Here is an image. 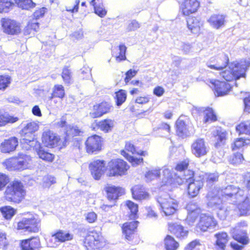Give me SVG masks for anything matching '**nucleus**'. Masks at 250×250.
Listing matches in <instances>:
<instances>
[{
	"label": "nucleus",
	"mask_w": 250,
	"mask_h": 250,
	"mask_svg": "<svg viewBox=\"0 0 250 250\" xmlns=\"http://www.w3.org/2000/svg\"><path fill=\"white\" fill-rule=\"evenodd\" d=\"M160 169H155L148 171L146 174V177L149 181H151L161 176Z\"/></svg>",
	"instance_id": "58"
},
{
	"label": "nucleus",
	"mask_w": 250,
	"mask_h": 250,
	"mask_svg": "<svg viewBox=\"0 0 250 250\" xmlns=\"http://www.w3.org/2000/svg\"><path fill=\"white\" fill-rule=\"evenodd\" d=\"M188 172L189 175H182L177 173L174 172V176L172 178V182L177 184L179 185H181L183 184L188 183V181L191 175H193V171H188Z\"/></svg>",
	"instance_id": "36"
},
{
	"label": "nucleus",
	"mask_w": 250,
	"mask_h": 250,
	"mask_svg": "<svg viewBox=\"0 0 250 250\" xmlns=\"http://www.w3.org/2000/svg\"><path fill=\"white\" fill-rule=\"evenodd\" d=\"M216 238V248L218 250H225L229 237L227 233L225 232H219L215 235Z\"/></svg>",
	"instance_id": "32"
},
{
	"label": "nucleus",
	"mask_w": 250,
	"mask_h": 250,
	"mask_svg": "<svg viewBox=\"0 0 250 250\" xmlns=\"http://www.w3.org/2000/svg\"><path fill=\"white\" fill-rule=\"evenodd\" d=\"M104 190L106 192L108 200L111 203L110 204H104L102 205L101 208L105 211H107L109 208L115 205L116 201L120 196L124 194L125 190L122 188L116 187L109 184H107L105 186Z\"/></svg>",
	"instance_id": "5"
},
{
	"label": "nucleus",
	"mask_w": 250,
	"mask_h": 250,
	"mask_svg": "<svg viewBox=\"0 0 250 250\" xmlns=\"http://www.w3.org/2000/svg\"><path fill=\"white\" fill-rule=\"evenodd\" d=\"M208 21L213 27L219 29L224 25L226 21L225 16L223 15L213 14Z\"/></svg>",
	"instance_id": "33"
},
{
	"label": "nucleus",
	"mask_w": 250,
	"mask_h": 250,
	"mask_svg": "<svg viewBox=\"0 0 250 250\" xmlns=\"http://www.w3.org/2000/svg\"><path fill=\"white\" fill-rule=\"evenodd\" d=\"M133 198L136 200H147L149 198V194L141 185H136L131 188Z\"/></svg>",
	"instance_id": "29"
},
{
	"label": "nucleus",
	"mask_w": 250,
	"mask_h": 250,
	"mask_svg": "<svg viewBox=\"0 0 250 250\" xmlns=\"http://www.w3.org/2000/svg\"><path fill=\"white\" fill-rule=\"evenodd\" d=\"M91 174L95 180H99L105 170V163L104 160H94L89 166Z\"/></svg>",
	"instance_id": "15"
},
{
	"label": "nucleus",
	"mask_w": 250,
	"mask_h": 250,
	"mask_svg": "<svg viewBox=\"0 0 250 250\" xmlns=\"http://www.w3.org/2000/svg\"><path fill=\"white\" fill-rule=\"evenodd\" d=\"M230 164L238 165L242 163L244 160L242 154L240 153H236L229 157L228 159Z\"/></svg>",
	"instance_id": "50"
},
{
	"label": "nucleus",
	"mask_w": 250,
	"mask_h": 250,
	"mask_svg": "<svg viewBox=\"0 0 250 250\" xmlns=\"http://www.w3.org/2000/svg\"><path fill=\"white\" fill-rule=\"evenodd\" d=\"M116 103L117 106L121 105L126 100V93L125 90L121 89L115 93Z\"/></svg>",
	"instance_id": "49"
},
{
	"label": "nucleus",
	"mask_w": 250,
	"mask_h": 250,
	"mask_svg": "<svg viewBox=\"0 0 250 250\" xmlns=\"http://www.w3.org/2000/svg\"><path fill=\"white\" fill-rule=\"evenodd\" d=\"M110 105L106 102H103L93 106V111L89 113V116L93 118L102 116L109 112Z\"/></svg>",
	"instance_id": "25"
},
{
	"label": "nucleus",
	"mask_w": 250,
	"mask_h": 250,
	"mask_svg": "<svg viewBox=\"0 0 250 250\" xmlns=\"http://www.w3.org/2000/svg\"><path fill=\"white\" fill-rule=\"evenodd\" d=\"M1 23L3 31L8 35H17L21 31L20 24L16 21L8 18H2Z\"/></svg>",
	"instance_id": "11"
},
{
	"label": "nucleus",
	"mask_w": 250,
	"mask_h": 250,
	"mask_svg": "<svg viewBox=\"0 0 250 250\" xmlns=\"http://www.w3.org/2000/svg\"><path fill=\"white\" fill-rule=\"evenodd\" d=\"M125 150L130 152L132 154H138L142 156H145L146 154V151H140V152L137 151L134 146L130 142H127L125 146Z\"/></svg>",
	"instance_id": "59"
},
{
	"label": "nucleus",
	"mask_w": 250,
	"mask_h": 250,
	"mask_svg": "<svg viewBox=\"0 0 250 250\" xmlns=\"http://www.w3.org/2000/svg\"><path fill=\"white\" fill-rule=\"evenodd\" d=\"M200 213H188L187 217L186 219V223L189 226H192L195 222L196 219Z\"/></svg>",
	"instance_id": "63"
},
{
	"label": "nucleus",
	"mask_w": 250,
	"mask_h": 250,
	"mask_svg": "<svg viewBox=\"0 0 250 250\" xmlns=\"http://www.w3.org/2000/svg\"><path fill=\"white\" fill-rule=\"evenodd\" d=\"M14 5L11 0H0V13H6Z\"/></svg>",
	"instance_id": "52"
},
{
	"label": "nucleus",
	"mask_w": 250,
	"mask_h": 250,
	"mask_svg": "<svg viewBox=\"0 0 250 250\" xmlns=\"http://www.w3.org/2000/svg\"><path fill=\"white\" fill-rule=\"evenodd\" d=\"M219 174L217 172L205 174L203 179L205 180L208 186H211L218 181Z\"/></svg>",
	"instance_id": "45"
},
{
	"label": "nucleus",
	"mask_w": 250,
	"mask_h": 250,
	"mask_svg": "<svg viewBox=\"0 0 250 250\" xmlns=\"http://www.w3.org/2000/svg\"><path fill=\"white\" fill-rule=\"evenodd\" d=\"M238 205L236 206V210H238L236 216H248L250 215V200L246 194V198L243 201L238 202Z\"/></svg>",
	"instance_id": "27"
},
{
	"label": "nucleus",
	"mask_w": 250,
	"mask_h": 250,
	"mask_svg": "<svg viewBox=\"0 0 250 250\" xmlns=\"http://www.w3.org/2000/svg\"><path fill=\"white\" fill-rule=\"evenodd\" d=\"M217 210V215L221 220L225 219L228 216H235L238 213V210H236L235 205H229L225 207L223 204L221 208H218Z\"/></svg>",
	"instance_id": "21"
},
{
	"label": "nucleus",
	"mask_w": 250,
	"mask_h": 250,
	"mask_svg": "<svg viewBox=\"0 0 250 250\" xmlns=\"http://www.w3.org/2000/svg\"><path fill=\"white\" fill-rule=\"evenodd\" d=\"M18 5L23 9H28L34 7L36 4L32 0H19Z\"/></svg>",
	"instance_id": "54"
},
{
	"label": "nucleus",
	"mask_w": 250,
	"mask_h": 250,
	"mask_svg": "<svg viewBox=\"0 0 250 250\" xmlns=\"http://www.w3.org/2000/svg\"><path fill=\"white\" fill-rule=\"evenodd\" d=\"M40 228V219L34 216L31 218L24 217L18 224L19 229H23L28 232H38Z\"/></svg>",
	"instance_id": "7"
},
{
	"label": "nucleus",
	"mask_w": 250,
	"mask_h": 250,
	"mask_svg": "<svg viewBox=\"0 0 250 250\" xmlns=\"http://www.w3.org/2000/svg\"><path fill=\"white\" fill-rule=\"evenodd\" d=\"M18 143V139L15 137L5 139L0 145V151L4 153L12 152L16 150Z\"/></svg>",
	"instance_id": "20"
},
{
	"label": "nucleus",
	"mask_w": 250,
	"mask_h": 250,
	"mask_svg": "<svg viewBox=\"0 0 250 250\" xmlns=\"http://www.w3.org/2000/svg\"><path fill=\"white\" fill-rule=\"evenodd\" d=\"M187 26L189 30L193 34H197L200 30L201 23L195 17H190L187 20Z\"/></svg>",
	"instance_id": "35"
},
{
	"label": "nucleus",
	"mask_w": 250,
	"mask_h": 250,
	"mask_svg": "<svg viewBox=\"0 0 250 250\" xmlns=\"http://www.w3.org/2000/svg\"><path fill=\"white\" fill-rule=\"evenodd\" d=\"M55 183L56 180L55 177L48 175L43 177L42 186L44 188H49L52 184Z\"/></svg>",
	"instance_id": "55"
},
{
	"label": "nucleus",
	"mask_w": 250,
	"mask_h": 250,
	"mask_svg": "<svg viewBox=\"0 0 250 250\" xmlns=\"http://www.w3.org/2000/svg\"><path fill=\"white\" fill-rule=\"evenodd\" d=\"M18 120L17 117L11 116L7 113L0 110V126L5 125L7 123H14Z\"/></svg>",
	"instance_id": "38"
},
{
	"label": "nucleus",
	"mask_w": 250,
	"mask_h": 250,
	"mask_svg": "<svg viewBox=\"0 0 250 250\" xmlns=\"http://www.w3.org/2000/svg\"><path fill=\"white\" fill-rule=\"evenodd\" d=\"M187 184L188 194L191 197H194L199 193V190L202 188L203 182L201 179H195L191 175Z\"/></svg>",
	"instance_id": "18"
},
{
	"label": "nucleus",
	"mask_w": 250,
	"mask_h": 250,
	"mask_svg": "<svg viewBox=\"0 0 250 250\" xmlns=\"http://www.w3.org/2000/svg\"><path fill=\"white\" fill-rule=\"evenodd\" d=\"M168 230L176 236L179 238H183L187 236L188 231L185 230L184 227L177 223H168Z\"/></svg>",
	"instance_id": "30"
},
{
	"label": "nucleus",
	"mask_w": 250,
	"mask_h": 250,
	"mask_svg": "<svg viewBox=\"0 0 250 250\" xmlns=\"http://www.w3.org/2000/svg\"><path fill=\"white\" fill-rule=\"evenodd\" d=\"M217 226V222L213 216L208 213H202L197 228L202 231H212Z\"/></svg>",
	"instance_id": "10"
},
{
	"label": "nucleus",
	"mask_w": 250,
	"mask_h": 250,
	"mask_svg": "<svg viewBox=\"0 0 250 250\" xmlns=\"http://www.w3.org/2000/svg\"><path fill=\"white\" fill-rule=\"evenodd\" d=\"M199 6V3L197 0H185L181 4V8L183 15L188 16L195 12Z\"/></svg>",
	"instance_id": "24"
},
{
	"label": "nucleus",
	"mask_w": 250,
	"mask_h": 250,
	"mask_svg": "<svg viewBox=\"0 0 250 250\" xmlns=\"http://www.w3.org/2000/svg\"><path fill=\"white\" fill-rule=\"evenodd\" d=\"M176 132L181 137L184 138L191 135L193 133V129L191 124L187 123L181 117L176 121Z\"/></svg>",
	"instance_id": "16"
},
{
	"label": "nucleus",
	"mask_w": 250,
	"mask_h": 250,
	"mask_svg": "<svg viewBox=\"0 0 250 250\" xmlns=\"http://www.w3.org/2000/svg\"><path fill=\"white\" fill-rule=\"evenodd\" d=\"M73 239V235L66 231L59 230L51 235L50 241L56 245L58 243L64 242Z\"/></svg>",
	"instance_id": "23"
},
{
	"label": "nucleus",
	"mask_w": 250,
	"mask_h": 250,
	"mask_svg": "<svg viewBox=\"0 0 250 250\" xmlns=\"http://www.w3.org/2000/svg\"><path fill=\"white\" fill-rule=\"evenodd\" d=\"M65 95L64 87L62 85L56 84L54 85L51 95L49 97V99L52 100L54 97L62 99Z\"/></svg>",
	"instance_id": "39"
},
{
	"label": "nucleus",
	"mask_w": 250,
	"mask_h": 250,
	"mask_svg": "<svg viewBox=\"0 0 250 250\" xmlns=\"http://www.w3.org/2000/svg\"><path fill=\"white\" fill-rule=\"evenodd\" d=\"M220 195L224 202H228L230 205H235L238 203V202L243 201L246 198L245 191L238 187H237V190H236L235 191L226 194H221Z\"/></svg>",
	"instance_id": "14"
},
{
	"label": "nucleus",
	"mask_w": 250,
	"mask_h": 250,
	"mask_svg": "<svg viewBox=\"0 0 250 250\" xmlns=\"http://www.w3.org/2000/svg\"><path fill=\"white\" fill-rule=\"evenodd\" d=\"M129 166L121 159H114L108 162L106 168V175L109 177L124 175Z\"/></svg>",
	"instance_id": "3"
},
{
	"label": "nucleus",
	"mask_w": 250,
	"mask_h": 250,
	"mask_svg": "<svg viewBox=\"0 0 250 250\" xmlns=\"http://www.w3.org/2000/svg\"><path fill=\"white\" fill-rule=\"evenodd\" d=\"M162 183L163 185L171 183L172 182V178L174 173H172L170 169L164 168L162 171Z\"/></svg>",
	"instance_id": "44"
},
{
	"label": "nucleus",
	"mask_w": 250,
	"mask_h": 250,
	"mask_svg": "<svg viewBox=\"0 0 250 250\" xmlns=\"http://www.w3.org/2000/svg\"><path fill=\"white\" fill-rule=\"evenodd\" d=\"M119 55L116 56V60L118 62L125 60L126 59L125 56L126 47L124 44H121L119 46Z\"/></svg>",
	"instance_id": "57"
},
{
	"label": "nucleus",
	"mask_w": 250,
	"mask_h": 250,
	"mask_svg": "<svg viewBox=\"0 0 250 250\" xmlns=\"http://www.w3.org/2000/svg\"><path fill=\"white\" fill-rule=\"evenodd\" d=\"M213 84L214 86L215 94L217 96H223L227 95L231 88L229 83L218 80L215 81Z\"/></svg>",
	"instance_id": "26"
},
{
	"label": "nucleus",
	"mask_w": 250,
	"mask_h": 250,
	"mask_svg": "<svg viewBox=\"0 0 250 250\" xmlns=\"http://www.w3.org/2000/svg\"><path fill=\"white\" fill-rule=\"evenodd\" d=\"M220 71V72L219 74L220 76L226 81L229 82L231 81L234 79L235 80V78L234 77L230 69H225V70H223Z\"/></svg>",
	"instance_id": "56"
},
{
	"label": "nucleus",
	"mask_w": 250,
	"mask_h": 250,
	"mask_svg": "<svg viewBox=\"0 0 250 250\" xmlns=\"http://www.w3.org/2000/svg\"><path fill=\"white\" fill-rule=\"evenodd\" d=\"M21 144L27 150L34 147H36V149L39 148V149L37 151L38 155L43 160L47 162H52L54 160V155L45 151L42 147H40V143L36 139H34L33 136L31 137V139H28L26 138H24L21 141Z\"/></svg>",
	"instance_id": "4"
},
{
	"label": "nucleus",
	"mask_w": 250,
	"mask_h": 250,
	"mask_svg": "<svg viewBox=\"0 0 250 250\" xmlns=\"http://www.w3.org/2000/svg\"><path fill=\"white\" fill-rule=\"evenodd\" d=\"M0 210L3 217L6 219L11 218L15 213L13 208L9 206H5L0 208Z\"/></svg>",
	"instance_id": "51"
},
{
	"label": "nucleus",
	"mask_w": 250,
	"mask_h": 250,
	"mask_svg": "<svg viewBox=\"0 0 250 250\" xmlns=\"http://www.w3.org/2000/svg\"><path fill=\"white\" fill-rule=\"evenodd\" d=\"M17 170H22L28 168L30 166L31 160L26 155L20 154L14 157Z\"/></svg>",
	"instance_id": "31"
},
{
	"label": "nucleus",
	"mask_w": 250,
	"mask_h": 250,
	"mask_svg": "<svg viewBox=\"0 0 250 250\" xmlns=\"http://www.w3.org/2000/svg\"><path fill=\"white\" fill-rule=\"evenodd\" d=\"M250 65V61L241 60L239 62H231L229 67L233 73L235 80L239 79L241 77H245L246 71Z\"/></svg>",
	"instance_id": "8"
},
{
	"label": "nucleus",
	"mask_w": 250,
	"mask_h": 250,
	"mask_svg": "<svg viewBox=\"0 0 250 250\" xmlns=\"http://www.w3.org/2000/svg\"><path fill=\"white\" fill-rule=\"evenodd\" d=\"M208 207L213 209H217L218 208H221L222 202V198L219 194V191L217 193L214 191H209L207 195Z\"/></svg>",
	"instance_id": "19"
},
{
	"label": "nucleus",
	"mask_w": 250,
	"mask_h": 250,
	"mask_svg": "<svg viewBox=\"0 0 250 250\" xmlns=\"http://www.w3.org/2000/svg\"><path fill=\"white\" fill-rule=\"evenodd\" d=\"M84 245L87 250H101L105 244L99 233L92 231L85 238Z\"/></svg>",
	"instance_id": "6"
},
{
	"label": "nucleus",
	"mask_w": 250,
	"mask_h": 250,
	"mask_svg": "<svg viewBox=\"0 0 250 250\" xmlns=\"http://www.w3.org/2000/svg\"><path fill=\"white\" fill-rule=\"evenodd\" d=\"M209 150V146L203 139H196L191 145L192 153L197 157H201L207 155Z\"/></svg>",
	"instance_id": "12"
},
{
	"label": "nucleus",
	"mask_w": 250,
	"mask_h": 250,
	"mask_svg": "<svg viewBox=\"0 0 250 250\" xmlns=\"http://www.w3.org/2000/svg\"><path fill=\"white\" fill-rule=\"evenodd\" d=\"M204 119L205 123L212 122L216 120V116L212 108L208 107L204 111Z\"/></svg>",
	"instance_id": "47"
},
{
	"label": "nucleus",
	"mask_w": 250,
	"mask_h": 250,
	"mask_svg": "<svg viewBox=\"0 0 250 250\" xmlns=\"http://www.w3.org/2000/svg\"><path fill=\"white\" fill-rule=\"evenodd\" d=\"M236 130L239 134L250 135V121L241 123L236 127Z\"/></svg>",
	"instance_id": "41"
},
{
	"label": "nucleus",
	"mask_w": 250,
	"mask_h": 250,
	"mask_svg": "<svg viewBox=\"0 0 250 250\" xmlns=\"http://www.w3.org/2000/svg\"><path fill=\"white\" fill-rule=\"evenodd\" d=\"M39 28V23L29 21L24 29V35H34Z\"/></svg>",
	"instance_id": "43"
},
{
	"label": "nucleus",
	"mask_w": 250,
	"mask_h": 250,
	"mask_svg": "<svg viewBox=\"0 0 250 250\" xmlns=\"http://www.w3.org/2000/svg\"><path fill=\"white\" fill-rule=\"evenodd\" d=\"M10 83V77L8 76H0V89H5Z\"/></svg>",
	"instance_id": "62"
},
{
	"label": "nucleus",
	"mask_w": 250,
	"mask_h": 250,
	"mask_svg": "<svg viewBox=\"0 0 250 250\" xmlns=\"http://www.w3.org/2000/svg\"><path fill=\"white\" fill-rule=\"evenodd\" d=\"M5 194L7 200L19 203L24 198L25 191L22 184L19 181H14L7 187Z\"/></svg>",
	"instance_id": "1"
},
{
	"label": "nucleus",
	"mask_w": 250,
	"mask_h": 250,
	"mask_svg": "<svg viewBox=\"0 0 250 250\" xmlns=\"http://www.w3.org/2000/svg\"><path fill=\"white\" fill-rule=\"evenodd\" d=\"M188 213H200L201 210L200 208L196 203L190 202L186 207Z\"/></svg>",
	"instance_id": "60"
},
{
	"label": "nucleus",
	"mask_w": 250,
	"mask_h": 250,
	"mask_svg": "<svg viewBox=\"0 0 250 250\" xmlns=\"http://www.w3.org/2000/svg\"><path fill=\"white\" fill-rule=\"evenodd\" d=\"M85 146L86 151L89 154L99 151L102 147V138L97 135L89 137L85 142Z\"/></svg>",
	"instance_id": "17"
},
{
	"label": "nucleus",
	"mask_w": 250,
	"mask_h": 250,
	"mask_svg": "<svg viewBox=\"0 0 250 250\" xmlns=\"http://www.w3.org/2000/svg\"><path fill=\"white\" fill-rule=\"evenodd\" d=\"M157 201L160 205V209L166 216L173 215L178 207V203L176 200L170 197L167 193L159 196Z\"/></svg>",
	"instance_id": "2"
},
{
	"label": "nucleus",
	"mask_w": 250,
	"mask_h": 250,
	"mask_svg": "<svg viewBox=\"0 0 250 250\" xmlns=\"http://www.w3.org/2000/svg\"><path fill=\"white\" fill-rule=\"evenodd\" d=\"M41 246L39 237L22 240L21 243V246L22 250H37Z\"/></svg>",
	"instance_id": "28"
},
{
	"label": "nucleus",
	"mask_w": 250,
	"mask_h": 250,
	"mask_svg": "<svg viewBox=\"0 0 250 250\" xmlns=\"http://www.w3.org/2000/svg\"><path fill=\"white\" fill-rule=\"evenodd\" d=\"M2 165L7 170L9 171L17 170L14 157L5 160L2 163Z\"/></svg>",
	"instance_id": "53"
},
{
	"label": "nucleus",
	"mask_w": 250,
	"mask_h": 250,
	"mask_svg": "<svg viewBox=\"0 0 250 250\" xmlns=\"http://www.w3.org/2000/svg\"><path fill=\"white\" fill-rule=\"evenodd\" d=\"M229 62V58L226 55L220 57H212L207 62V65L210 69L222 71L226 69Z\"/></svg>",
	"instance_id": "13"
},
{
	"label": "nucleus",
	"mask_w": 250,
	"mask_h": 250,
	"mask_svg": "<svg viewBox=\"0 0 250 250\" xmlns=\"http://www.w3.org/2000/svg\"><path fill=\"white\" fill-rule=\"evenodd\" d=\"M62 78L65 83L69 84L72 82V73L68 66L63 67L62 73Z\"/></svg>",
	"instance_id": "46"
},
{
	"label": "nucleus",
	"mask_w": 250,
	"mask_h": 250,
	"mask_svg": "<svg viewBox=\"0 0 250 250\" xmlns=\"http://www.w3.org/2000/svg\"><path fill=\"white\" fill-rule=\"evenodd\" d=\"M42 141L47 147H54L57 146L59 141V137L50 130L44 132L42 135Z\"/></svg>",
	"instance_id": "22"
},
{
	"label": "nucleus",
	"mask_w": 250,
	"mask_h": 250,
	"mask_svg": "<svg viewBox=\"0 0 250 250\" xmlns=\"http://www.w3.org/2000/svg\"><path fill=\"white\" fill-rule=\"evenodd\" d=\"M114 125V121L110 119L104 120L97 124L100 129L105 132L111 131Z\"/></svg>",
	"instance_id": "40"
},
{
	"label": "nucleus",
	"mask_w": 250,
	"mask_h": 250,
	"mask_svg": "<svg viewBox=\"0 0 250 250\" xmlns=\"http://www.w3.org/2000/svg\"><path fill=\"white\" fill-rule=\"evenodd\" d=\"M126 205L130 210L133 217H134L138 211V205L131 201H127Z\"/></svg>",
	"instance_id": "64"
},
{
	"label": "nucleus",
	"mask_w": 250,
	"mask_h": 250,
	"mask_svg": "<svg viewBox=\"0 0 250 250\" xmlns=\"http://www.w3.org/2000/svg\"><path fill=\"white\" fill-rule=\"evenodd\" d=\"M247 226L246 222L241 221L238 223L235 227L232 228L230 230L233 238L243 245L247 244L249 241L246 230L241 229Z\"/></svg>",
	"instance_id": "9"
},
{
	"label": "nucleus",
	"mask_w": 250,
	"mask_h": 250,
	"mask_svg": "<svg viewBox=\"0 0 250 250\" xmlns=\"http://www.w3.org/2000/svg\"><path fill=\"white\" fill-rule=\"evenodd\" d=\"M39 129V125L38 123L35 122H32L27 123L25 126H24V128L22 129V131L24 132L25 135L27 134L28 133H31L32 135L30 136L29 138L27 137V136H25L24 138H23L22 139H21V141L22 139H23L25 138H26L28 139H31V137L33 136L35 138L34 135L32 134L33 133L36 132Z\"/></svg>",
	"instance_id": "37"
},
{
	"label": "nucleus",
	"mask_w": 250,
	"mask_h": 250,
	"mask_svg": "<svg viewBox=\"0 0 250 250\" xmlns=\"http://www.w3.org/2000/svg\"><path fill=\"white\" fill-rule=\"evenodd\" d=\"M165 245L166 250H176L179 247L178 243L168 235L165 239Z\"/></svg>",
	"instance_id": "42"
},
{
	"label": "nucleus",
	"mask_w": 250,
	"mask_h": 250,
	"mask_svg": "<svg viewBox=\"0 0 250 250\" xmlns=\"http://www.w3.org/2000/svg\"><path fill=\"white\" fill-rule=\"evenodd\" d=\"M227 133L226 131L221 127L216 129L214 133L216 142L215 144V146L218 147L222 145H224L227 139Z\"/></svg>",
	"instance_id": "34"
},
{
	"label": "nucleus",
	"mask_w": 250,
	"mask_h": 250,
	"mask_svg": "<svg viewBox=\"0 0 250 250\" xmlns=\"http://www.w3.org/2000/svg\"><path fill=\"white\" fill-rule=\"evenodd\" d=\"M121 154L124 156L129 162H131L133 166H137L143 162L142 158H135L126 152L124 150L121 151Z\"/></svg>",
	"instance_id": "48"
},
{
	"label": "nucleus",
	"mask_w": 250,
	"mask_h": 250,
	"mask_svg": "<svg viewBox=\"0 0 250 250\" xmlns=\"http://www.w3.org/2000/svg\"><path fill=\"white\" fill-rule=\"evenodd\" d=\"M201 244L199 240H194L189 243L185 248L184 250H199Z\"/></svg>",
	"instance_id": "61"
}]
</instances>
